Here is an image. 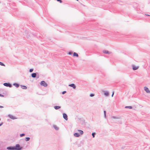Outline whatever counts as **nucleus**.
<instances>
[{
    "mask_svg": "<svg viewBox=\"0 0 150 150\" xmlns=\"http://www.w3.org/2000/svg\"><path fill=\"white\" fill-rule=\"evenodd\" d=\"M14 146L15 147V150H21L22 149V147L20 146L19 144H17Z\"/></svg>",
    "mask_w": 150,
    "mask_h": 150,
    "instance_id": "obj_1",
    "label": "nucleus"
},
{
    "mask_svg": "<svg viewBox=\"0 0 150 150\" xmlns=\"http://www.w3.org/2000/svg\"><path fill=\"white\" fill-rule=\"evenodd\" d=\"M40 85L44 86L45 87H46L47 86V84L44 81H42L40 83Z\"/></svg>",
    "mask_w": 150,
    "mask_h": 150,
    "instance_id": "obj_2",
    "label": "nucleus"
},
{
    "mask_svg": "<svg viewBox=\"0 0 150 150\" xmlns=\"http://www.w3.org/2000/svg\"><path fill=\"white\" fill-rule=\"evenodd\" d=\"M63 117L66 120H68L67 116L66 114L64 113L63 114Z\"/></svg>",
    "mask_w": 150,
    "mask_h": 150,
    "instance_id": "obj_3",
    "label": "nucleus"
},
{
    "mask_svg": "<svg viewBox=\"0 0 150 150\" xmlns=\"http://www.w3.org/2000/svg\"><path fill=\"white\" fill-rule=\"evenodd\" d=\"M4 86H7V87H11V84L9 83H4Z\"/></svg>",
    "mask_w": 150,
    "mask_h": 150,
    "instance_id": "obj_4",
    "label": "nucleus"
},
{
    "mask_svg": "<svg viewBox=\"0 0 150 150\" xmlns=\"http://www.w3.org/2000/svg\"><path fill=\"white\" fill-rule=\"evenodd\" d=\"M7 149L8 150H15L14 146L8 147Z\"/></svg>",
    "mask_w": 150,
    "mask_h": 150,
    "instance_id": "obj_5",
    "label": "nucleus"
},
{
    "mask_svg": "<svg viewBox=\"0 0 150 150\" xmlns=\"http://www.w3.org/2000/svg\"><path fill=\"white\" fill-rule=\"evenodd\" d=\"M144 90L147 93H150V91L149 90L148 88L146 87H145Z\"/></svg>",
    "mask_w": 150,
    "mask_h": 150,
    "instance_id": "obj_6",
    "label": "nucleus"
},
{
    "mask_svg": "<svg viewBox=\"0 0 150 150\" xmlns=\"http://www.w3.org/2000/svg\"><path fill=\"white\" fill-rule=\"evenodd\" d=\"M139 68L138 67L134 65L132 66V69L133 70H136L138 69Z\"/></svg>",
    "mask_w": 150,
    "mask_h": 150,
    "instance_id": "obj_7",
    "label": "nucleus"
},
{
    "mask_svg": "<svg viewBox=\"0 0 150 150\" xmlns=\"http://www.w3.org/2000/svg\"><path fill=\"white\" fill-rule=\"evenodd\" d=\"M8 116L9 117L13 119H16V118L15 117H14L13 115H8Z\"/></svg>",
    "mask_w": 150,
    "mask_h": 150,
    "instance_id": "obj_8",
    "label": "nucleus"
},
{
    "mask_svg": "<svg viewBox=\"0 0 150 150\" xmlns=\"http://www.w3.org/2000/svg\"><path fill=\"white\" fill-rule=\"evenodd\" d=\"M69 86L73 87L75 89L76 88V86L74 84H72L69 85Z\"/></svg>",
    "mask_w": 150,
    "mask_h": 150,
    "instance_id": "obj_9",
    "label": "nucleus"
},
{
    "mask_svg": "<svg viewBox=\"0 0 150 150\" xmlns=\"http://www.w3.org/2000/svg\"><path fill=\"white\" fill-rule=\"evenodd\" d=\"M36 74L35 73H33L32 74L31 76L33 78H35L36 77Z\"/></svg>",
    "mask_w": 150,
    "mask_h": 150,
    "instance_id": "obj_10",
    "label": "nucleus"
},
{
    "mask_svg": "<svg viewBox=\"0 0 150 150\" xmlns=\"http://www.w3.org/2000/svg\"><path fill=\"white\" fill-rule=\"evenodd\" d=\"M104 94L105 96H108L109 95V93L107 91H105Z\"/></svg>",
    "mask_w": 150,
    "mask_h": 150,
    "instance_id": "obj_11",
    "label": "nucleus"
},
{
    "mask_svg": "<svg viewBox=\"0 0 150 150\" xmlns=\"http://www.w3.org/2000/svg\"><path fill=\"white\" fill-rule=\"evenodd\" d=\"M21 88L23 89H27V87L25 86H21Z\"/></svg>",
    "mask_w": 150,
    "mask_h": 150,
    "instance_id": "obj_12",
    "label": "nucleus"
},
{
    "mask_svg": "<svg viewBox=\"0 0 150 150\" xmlns=\"http://www.w3.org/2000/svg\"><path fill=\"white\" fill-rule=\"evenodd\" d=\"M60 108H61V107L60 106H54V109L56 110H57L58 109H59Z\"/></svg>",
    "mask_w": 150,
    "mask_h": 150,
    "instance_id": "obj_13",
    "label": "nucleus"
},
{
    "mask_svg": "<svg viewBox=\"0 0 150 150\" xmlns=\"http://www.w3.org/2000/svg\"><path fill=\"white\" fill-rule=\"evenodd\" d=\"M103 52L104 53H106V54H110V53L107 50H103Z\"/></svg>",
    "mask_w": 150,
    "mask_h": 150,
    "instance_id": "obj_14",
    "label": "nucleus"
},
{
    "mask_svg": "<svg viewBox=\"0 0 150 150\" xmlns=\"http://www.w3.org/2000/svg\"><path fill=\"white\" fill-rule=\"evenodd\" d=\"M73 56L74 57H78V54L76 52H74L73 54Z\"/></svg>",
    "mask_w": 150,
    "mask_h": 150,
    "instance_id": "obj_15",
    "label": "nucleus"
},
{
    "mask_svg": "<svg viewBox=\"0 0 150 150\" xmlns=\"http://www.w3.org/2000/svg\"><path fill=\"white\" fill-rule=\"evenodd\" d=\"M74 135L75 136V137H78L79 136V133H75L74 134Z\"/></svg>",
    "mask_w": 150,
    "mask_h": 150,
    "instance_id": "obj_16",
    "label": "nucleus"
},
{
    "mask_svg": "<svg viewBox=\"0 0 150 150\" xmlns=\"http://www.w3.org/2000/svg\"><path fill=\"white\" fill-rule=\"evenodd\" d=\"M13 85H14L16 87L18 88L19 86L18 84L17 83H14L13 84Z\"/></svg>",
    "mask_w": 150,
    "mask_h": 150,
    "instance_id": "obj_17",
    "label": "nucleus"
},
{
    "mask_svg": "<svg viewBox=\"0 0 150 150\" xmlns=\"http://www.w3.org/2000/svg\"><path fill=\"white\" fill-rule=\"evenodd\" d=\"M78 131L79 133L81 134H83V132L82 131L80 130H79Z\"/></svg>",
    "mask_w": 150,
    "mask_h": 150,
    "instance_id": "obj_18",
    "label": "nucleus"
},
{
    "mask_svg": "<svg viewBox=\"0 0 150 150\" xmlns=\"http://www.w3.org/2000/svg\"><path fill=\"white\" fill-rule=\"evenodd\" d=\"M125 108H129V109H132V107L131 106H126L125 107Z\"/></svg>",
    "mask_w": 150,
    "mask_h": 150,
    "instance_id": "obj_19",
    "label": "nucleus"
},
{
    "mask_svg": "<svg viewBox=\"0 0 150 150\" xmlns=\"http://www.w3.org/2000/svg\"><path fill=\"white\" fill-rule=\"evenodd\" d=\"M30 138L29 137H26L25 140L26 141H29L30 140Z\"/></svg>",
    "mask_w": 150,
    "mask_h": 150,
    "instance_id": "obj_20",
    "label": "nucleus"
},
{
    "mask_svg": "<svg viewBox=\"0 0 150 150\" xmlns=\"http://www.w3.org/2000/svg\"><path fill=\"white\" fill-rule=\"evenodd\" d=\"M54 127L56 130L58 129V128L56 126H54Z\"/></svg>",
    "mask_w": 150,
    "mask_h": 150,
    "instance_id": "obj_21",
    "label": "nucleus"
},
{
    "mask_svg": "<svg viewBox=\"0 0 150 150\" xmlns=\"http://www.w3.org/2000/svg\"><path fill=\"white\" fill-rule=\"evenodd\" d=\"M0 65L1 66H5V65H4V64L2 63L1 62H0Z\"/></svg>",
    "mask_w": 150,
    "mask_h": 150,
    "instance_id": "obj_22",
    "label": "nucleus"
},
{
    "mask_svg": "<svg viewBox=\"0 0 150 150\" xmlns=\"http://www.w3.org/2000/svg\"><path fill=\"white\" fill-rule=\"evenodd\" d=\"M33 71V69H30L29 71L30 72H32Z\"/></svg>",
    "mask_w": 150,
    "mask_h": 150,
    "instance_id": "obj_23",
    "label": "nucleus"
},
{
    "mask_svg": "<svg viewBox=\"0 0 150 150\" xmlns=\"http://www.w3.org/2000/svg\"><path fill=\"white\" fill-rule=\"evenodd\" d=\"M90 96L91 97H93V96H94V94H91Z\"/></svg>",
    "mask_w": 150,
    "mask_h": 150,
    "instance_id": "obj_24",
    "label": "nucleus"
},
{
    "mask_svg": "<svg viewBox=\"0 0 150 150\" xmlns=\"http://www.w3.org/2000/svg\"><path fill=\"white\" fill-rule=\"evenodd\" d=\"M25 135V134H20V136L21 137H22Z\"/></svg>",
    "mask_w": 150,
    "mask_h": 150,
    "instance_id": "obj_25",
    "label": "nucleus"
},
{
    "mask_svg": "<svg viewBox=\"0 0 150 150\" xmlns=\"http://www.w3.org/2000/svg\"><path fill=\"white\" fill-rule=\"evenodd\" d=\"M94 134H94V133H92V136H93V137H95V136H94Z\"/></svg>",
    "mask_w": 150,
    "mask_h": 150,
    "instance_id": "obj_26",
    "label": "nucleus"
},
{
    "mask_svg": "<svg viewBox=\"0 0 150 150\" xmlns=\"http://www.w3.org/2000/svg\"><path fill=\"white\" fill-rule=\"evenodd\" d=\"M57 1H59L60 3H62V2L61 0H57Z\"/></svg>",
    "mask_w": 150,
    "mask_h": 150,
    "instance_id": "obj_27",
    "label": "nucleus"
},
{
    "mask_svg": "<svg viewBox=\"0 0 150 150\" xmlns=\"http://www.w3.org/2000/svg\"><path fill=\"white\" fill-rule=\"evenodd\" d=\"M72 54V53L71 52H69L68 53V54H69L71 55V54Z\"/></svg>",
    "mask_w": 150,
    "mask_h": 150,
    "instance_id": "obj_28",
    "label": "nucleus"
},
{
    "mask_svg": "<svg viewBox=\"0 0 150 150\" xmlns=\"http://www.w3.org/2000/svg\"><path fill=\"white\" fill-rule=\"evenodd\" d=\"M66 91H64L63 92H62V93L63 94H64L65 93H66Z\"/></svg>",
    "mask_w": 150,
    "mask_h": 150,
    "instance_id": "obj_29",
    "label": "nucleus"
},
{
    "mask_svg": "<svg viewBox=\"0 0 150 150\" xmlns=\"http://www.w3.org/2000/svg\"><path fill=\"white\" fill-rule=\"evenodd\" d=\"M104 112L105 117V116H106V111H104Z\"/></svg>",
    "mask_w": 150,
    "mask_h": 150,
    "instance_id": "obj_30",
    "label": "nucleus"
},
{
    "mask_svg": "<svg viewBox=\"0 0 150 150\" xmlns=\"http://www.w3.org/2000/svg\"><path fill=\"white\" fill-rule=\"evenodd\" d=\"M114 92H112V97H113V95H114Z\"/></svg>",
    "mask_w": 150,
    "mask_h": 150,
    "instance_id": "obj_31",
    "label": "nucleus"
},
{
    "mask_svg": "<svg viewBox=\"0 0 150 150\" xmlns=\"http://www.w3.org/2000/svg\"><path fill=\"white\" fill-rule=\"evenodd\" d=\"M0 96L4 97V96L0 94Z\"/></svg>",
    "mask_w": 150,
    "mask_h": 150,
    "instance_id": "obj_32",
    "label": "nucleus"
},
{
    "mask_svg": "<svg viewBox=\"0 0 150 150\" xmlns=\"http://www.w3.org/2000/svg\"><path fill=\"white\" fill-rule=\"evenodd\" d=\"M145 15H146V16H150V15H149L145 14Z\"/></svg>",
    "mask_w": 150,
    "mask_h": 150,
    "instance_id": "obj_33",
    "label": "nucleus"
},
{
    "mask_svg": "<svg viewBox=\"0 0 150 150\" xmlns=\"http://www.w3.org/2000/svg\"><path fill=\"white\" fill-rule=\"evenodd\" d=\"M3 108V107L2 106H0V108Z\"/></svg>",
    "mask_w": 150,
    "mask_h": 150,
    "instance_id": "obj_34",
    "label": "nucleus"
},
{
    "mask_svg": "<svg viewBox=\"0 0 150 150\" xmlns=\"http://www.w3.org/2000/svg\"><path fill=\"white\" fill-rule=\"evenodd\" d=\"M3 124V123H1L0 124V126H1Z\"/></svg>",
    "mask_w": 150,
    "mask_h": 150,
    "instance_id": "obj_35",
    "label": "nucleus"
}]
</instances>
